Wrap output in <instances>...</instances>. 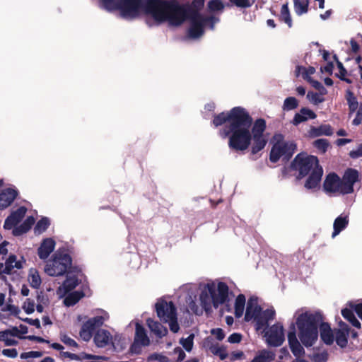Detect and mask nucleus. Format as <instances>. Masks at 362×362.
I'll list each match as a JSON object with an SVG mask.
<instances>
[{"label": "nucleus", "mask_w": 362, "mask_h": 362, "mask_svg": "<svg viewBox=\"0 0 362 362\" xmlns=\"http://www.w3.org/2000/svg\"><path fill=\"white\" fill-rule=\"evenodd\" d=\"M252 118L240 107L226 113L221 112L213 120L215 127L224 124L220 130V136L223 139L229 136L228 146L236 151H244L249 147L252 140Z\"/></svg>", "instance_id": "1"}, {"label": "nucleus", "mask_w": 362, "mask_h": 362, "mask_svg": "<svg viewBox=\"0 0 362 362\" xmlns=\"http://www.w3.org/2000/svg\"><path fill=\"white\" fill-rule=\"evenodd\" d=\"M180 288L190 294L198 289L199 303L206 313L210 312L213 307L217 308L225 303L228 296V286L218 281L202 282L198 287L194 284H187Z\"/></svg>", "instance_id": "2"}, {"label": "nucleus", "mask_w": 362, "mask_h": 362, "mask_svg": "<svg viewBox=\"0 0 362 362\" xmlns=\"http://www.w3.org/2000/svg\"><path fill=\"white\" fill-rule=\"evenodd\" d=\"M146 12L156 22L173 26L181 25L187 18V10L175 0H150Z\"/></svg>", "instance_id": "3"}, {"label": "nucleus", "mask_w": 362, "mask_h": 362, "mask_svg": "<svg viewBox=\"0 0 362 362\" xmlns=\"http://www.w3.org/2000/svg\"><path fill=\"white\" fill-rule=\"evenodd\" d=\"M295 322L291 325L289 332L295 331V325L298 329L299 340L305 347L313 346L318 339L319 325L322 317L319 313L298 310L294 315Z\"/></svg>", "instance_id": "4"}, {"label": "nucleus", "mask_w": 362, "mask_h": 362, "mask_svg": "<svg viewBox=\"0 0 362 362\" xmlns=\"http://www.w3.org/2000/svg\"><path fill=\"white\" fill-rule=\"evenodd\" d=\"M275 317L274 308L267 309L262 311L258 305L257 298L252 297L249 299L245 315V321L253 320L257 330L262 329L269 321L272 320Z\"/></svg>", "instance_id": "5"}, {"label": "nucleus", "mask_w": 362, "mask_h": 362, "mask_svg": "<svg viewBox=\"0 0 362 362\" xmlns=\"http://www.w3.org/2000/svg\"><path fill=\"white\" fill-rule=\"evenodd\" d=\"M103 7L108 10H119L122 18L136 17L141 10V0H102Z\"/></svg>", "instance_id": "6"}, {"label": "nucleus", "mask_w": 362, "mask_h": 362, "mask_svg": "<svg viewBox=\"0 0 362 362\" xmlns=\"http://www.w3.org/2000/svg\"><path fill=\"white\" fill-rule=\"evenodd\" d=\"M273 146L270 152V160L277 162L281 157L288 159L295 152L296 145L293 141H286L281 134H276L272 139Z\"/></svg>", "instance_id": "7"}, {"label": "nucleus", "mask_w": 362, "mask_h": 362, "mask_svg": "<svg viewBox=\"0 0 362 362\" xmlns=\"http://www.w3.org/2000/svg\"><path fill=\"white\" fill-rule=\"evenodd\" d=\"M71 265L70 256L64 252H57L45 267V272L51 276L64 275Z\"/></svg>", "instance_id": "8"}, {"label": "nucleus", "mask_w": 362, "mask_h": 362, "mask_svg": "<svg viewBox=\"0 0 362 362\" xmlns=\"http://www.w3.org/2000/svg\"><path fill=\"white\" fill-rule=\"evenodd\" d=\"M156 310L158 317L163 322L168 323L172 332L176 333L179 331L180 326L177 321L175 308L171 301L167 302L162 299L158 300Z\"/></svg>", "instance_id": "9"}, {"label": "nucleus", "mask_w": 362, "mask_h": 362, "mask_svg": "<svg viewBox=\"0 0 362 362\" xmlns=\"http://www.w3.org/2000/svg\"><path fill=\"white\" fill-rule=\"evenodd\" d=\"M292 168L299 173L298 179L316 171L317 168H322L317 157L305 154H298L292 163Z\"/></svg>", "instance_id": "10"}, {"label": "nucleus", "mask_w": 362, "mask_h": 362, "mask_svg": "<svg viewBox=\"0 0 362 362\" xmlns=\"http://www.w3.org/2000/svg\"><path fill=\"white\" fill-rule=\"evenodd\" d=\"M109 319V315L105 310H99L98 315L87 320L82 326L80 337L84 341H89L92 337L93 332L96 327L103 325Z\"/></svg>", "instance_id": "11"}, {"label": "nucleus", "mask_w": 362, "mask_h": 362, "mask_svg": "<svg viewBox=\"0 0 362 362\" xmlns=\"http://www.w3.org/2000/svg\"><path fill=\"white\" fill-rule=\"evenodd\" d=\"M218 20L214 18H206L202 15L194 13L190 18L191 25L189 29V35L192 38H198L204 33V27L208 21L211 22V28L214 29V24Z\"/></svg>", "instance_id": "12"}, {"label": "nucleus", "mask_w": 362, "mask_h": 362, "mask_svg": "<svg viewBox=\"0 0 362 362\" xmlns=\"http://www.w3.org/2000/svg\"><path fill=\"white\" fill-rule=\"evenodd\" d=\"M265 127V122L263 119H257L253 125L252 129V139L253 141L252 153L253 154L262 150L267 144V139L263 134Z\"/></svg>", "instance_id": "13"}, {"label": "nucleus", "mask_w": 362, "mask_h": 362, "mask_svg": "<svg viewBox=\"0 0 362 362\" xmlns=\"http://www.w3.org/2000/svg\"><path fill=\"white\" fill-rule=\"evenodd\" d=\"M264 337L269 346H281L285 339L283 325L281 323L274 324L265 331Z\"/></svg>", "instance_id": "14"}, {"label": "nucleus", "mask_w": 362, "mask_h": 362, "mask_svg": "<svg viewBox=\"0 0 362 362\" xmlns=\"http://www.w3.org/2000/svg\"><path fill=\"white\" fill-rule=\"evenodd\" d=\"M325 192L328 194H346L347 189L344 187L341 180L334 173L329 174L323 184Z\"/></svg>", "instance_id": "15"}, {"label": "nucleus", "mask_w": 362, "mask_h": 362, "mask_svg": "<svg viewBox=\"0 0 362 362\" xmlns=\"http://www.w3.org/2000/svg\"><path fill=\"white\" fill-rule=\"evenodd\" d=\"M26 264L25 259L21 256L19 259L14 255H11L4 264H0V274H10L14 269H23Z\"/></svg>", "instance_id": "16"}, {"label": "nucleus", "mask_w": 362, "mask_h": 362, "mask_svg": "<svg viewBox=\"0 0 362 362\" xmlns=\"http://www.w3.org/2000/svg\"><path fill=\"white\" fill-rule=\"evenodd\" d=\"M136 332L134 344L132 346L131 350L135 354L140 352L141 346H146L150 343V340L146 333L144 328L138 322L135 323Z\"/></svg>", "instance_id": "17"}, {"label": "nucleus", "mask_w": 362, "mask_h": 362, "mask_svg": "<svg viewBox=\"0 0 362 362\" xmlns=\"http://www.w3.org/2000/svg\"><path fill=\"white\" fill-rule=\"evenodd\" d=\"M288 342L293 354L297 358L293 362H306L303 359L298 358L300 356L305 354V351L299 340L297 338L295 331L288 332Z\"/></svg>", "instance_id": "18"}, {"label": "nucleus", "mask_w": 362, "mask_h": 362, "mask_svg": "<svg viewBox=\"0 0 362 362\" xmlns=\"http://www.w3.org/2000/svg\"><path fill=\"white\" fill-rule=\"evenodd\" d=\"M339 329L334 330V337L337 344L341 348H344L348 344L349 334V326L344 322L339 323Z\"/></svg>", "instance_id": "19"}, {"label": "nucleus", "mask_w": 362, "mask_h": 362, "mask_svg": "<svg viewBox=\"0 0 362 362\" xmlns=\"http://www.w3.org/2000/svg\"><path fill=\"white\" fill-rule=\"evenodd\" d=\"M27 209L24 206L18 208L16 211L11 213V214L6 219L4 227L6 229H11L16 226L25 216Z\"/></svg>", "instance_id": "20"}, {"label": "nucleus", "mask_w": 362, "mask_h": 362, "mask_svg": "<svg viewBox=\"0 0 362 362\" xmlns=\"http://www.w3.org/2000/svg\"><path fill=\"white\" fill-rule=\"evenodd\" d=\"M18 194L14 188H6L0 192V209H4L9 206Z\"/></svg>", "instance_id": "21"}, {"label": "nucleus", "mask_w": 362, "mask_h": 362, "mask_svg": "<svg viewBox=\"0 0 362 362\" xmlns=\"http://www.w3.org/2000/svg\"><path fill=\"white\" fill-rule=\"evenodd\" d=\"M55 241L52 238H45L37 250V255L41 259H46L55 248Z\"/></svg>", "instance_id": "22"}, {"label": "nucleus", "mask_w": 362, "mask_h": 362, "mask_svg": "<svg viewBox=\"0 0 362 362\" xmlns=\"http://www.w3.org/2000/svg\"><path fill=\"white\" fill-rule=\"evenodd\" d=\"M320 337L322 341L327 345H331L334 340V331H333L330 325L327 322H320L319 325Z\"/></svg>", "instance_id": "23"}, {"label": "nucleus", "mask_w": 362, "mask_h": 362, "mask_svg": "<svg viewBox=\"0 0 362 362\" xmlns=\"http://www.w3.org/2000/svg\"><path fill=\"white\" fill-rule=\"evenodd\" d=\"M358 178V173L357 170L354 169H348L346 170L341 181L344 187L349 188L347 189L346 194L351 193L353 192V185L356 182H357Z\"/></svg>", "instance_id": "24"}, {"label": "nucleus", "mask_w": 362, "mask_h": 362, "mask_svg": "<svg viewBox=\"0 0 362 362\" xmlns=\"http://www.w3.org/2000/svg\"><path fill=\"white\" fill-rule=\"evenodd\" d=\"M316 117V114L313 110L306 107H303L294 115L291 123L293 125L297 126L302 122H306L309 119H315Z\"/></svg>", "instance_id": "25"}, {"label": "nucleus", "mask_w": 362, "mask_h": 362, "mask_svg": "<svg viewBox=\"0 0 362 362\" xmlns=\"http://www.w3.org/2000/svg\"><path fill=\"white\" fill-rule=\"evenodd\" d=\"M322 173V168H317L316 171H313L312 173L309 174L310 175L305 183V187L308 189L318 187Z\"/></svg>", "instance_id": "26"}, {"label": "nucleus", "mask_w": 362, "mask_h": 362, "mask_svg": "<svg viewBox=\"0 0 362 362\" xmlns=\"http://www.w3.org/2000/svg\"><path fill=\"white\" fill-rule=\"evenodd\" d=\"M112 339L110 333L105 329L98 330L94 337V341L98 347L106 346L112 342Z\"/></svg>", "instance_id": "27"}, {"label": "nucleus", "mask_w": 362, "mask_h": 362, "mask_svg": "<svg viewBox=\"0 0 362 362\" xmlns=\"http://www.w3.org/2000/svg\"><path fill=\"white\" fill-rule=\"evenodd\" d=\"M333 129L329 124H322L319 127H311L308 134L311 137H318L320 136H332Z\"/></svg>", "instance_id": "28"}, {"label": "nucleus", "mask_w": 362, "mask_h": 362, "mask_svg": "<svg viewBox=\"0 0 362 362\" xmlns=\"http://www.w3.org/2000/svg\"><path fill=\"white\" fill-rule=\"evenodd\" d=\"M78 284V281L75 276H69L64 282L63 285L59 286L57 290V294L60 296L66 294L76 287Z\"/></svg>", "instance_id": "29"}, {"label": "nucleus", "mask_w": 362, "mask_h": 362, "mask_svg": "<svg viewBox=\"0 0 362 362\" xmlns=\"http://www.w3.org/2000/svg\"><path fill=\"white\" fill-rule=\"evenodd\" d=\"M60 357L63 360L69 358L71 361H81L83 359H98L101 358L98 356L88 354L86 353H81L79 355H77L68 351H62L60 353Z\"/></svg>", "instance_id": "30"}, {"label": "nucleus", "mask_w": 362, "mask_h": 362, "mask_svg": "<svg viewBox=\"0 0 362 362\" xmlns=\"http://www.w3.org/2000/svg\"><path fill=\"white\" fill-rule=\"evenodd\" d=\"M146 322L151 332H153L157 337L161 338L165 336L168 333L167 329L158 322L154 321L149 318L147 320Z\"/></svg>", "instance_id": "31"}, {"label": "nucleus", "mask_w": 362, "mask_h": 362, "mask_svg": "<svg viewBox=\"0 0 362 362\" xmlns=\"http://www.w3.org/2000/svg\"><path fill=\"white\" fill-rule=\"evenodd\" d=\"M349 223V218L347 216L340 215L338 216L334 221L333 228L334 231L332 233V237L334 238L337 235L340 233Z\"/></svg>", "instance_id": "32"}, {"label": "nucleus", "mask_w": 362, "mask_h": 362, "mask_svg": "<svg viewBox=\"0 0 362 362\" xmlns=\"http://www.w3.org/2000/svg\"><path fill=\"white\" fill-rule=\"evenodd\" d=\"M28 280L30 283V285L35 288H39L42 283V280L39 274V272L35 268L30 269L28 276Z\"/></svg>", "instance_id": "33"}, {"label": "nucleus", "mask_w": 362, "mask_h": 362, "mask_svg": "<svg viewBox=\"0 0 362 362\" xmlns=\"http://www.w3.org/2000/svg\"><path fill=\"white\" fill-rule=\"evenodd\" d=\"M84 296V293L80 291H76L69 293L64 300L66 306H72Z\"/></svg>", "instance_id": "34"}, {"label": "nucleus", "mask_w": 362, "mask_h": 362, "mask_svg": "<svg viewBox=\"0 0 362 362\" xmlns=\"http://www.w3.org/2000/svg\"><path fill=\"white\" fill-rule=\"evenodd\" d=\"M208 349L211 354L218 356L221 360H224L228 356V353L225 348L217 343L211 344L209 346Z\"/></svg>", "instance_id": "35"}, {"label": "nucleus", "mask_w": 362, "mask_h": 362, "mask_svg": "<svg viewBox=\"0 0 362 362\" xmlns=\"http://www.w3.org/2000/svg\"><path fill=\"white\" fill-rule=\"evenodd\" d=\"M34 223L35 220L32 216L28 217L22 225L13 230V234L15 235H19L22 233H26L30 230Z\"/></svg>", "instance_id": "36"}, {"label": "nucleus", "mask_w": 362, "mask_h": 362, "mask_svg": "<svg viewBox=\"0 0 362 362\" xmlns=\"http://www.w3.org/2000/svg\"><path fill=\"white\" fill-rule=\"evenodd\" d=\"M258 362H272L275 358V354L269 350H262L255 356Z\"/></svg>", "instance_id": "37"}, {"label": "nucleus", "mask_w": 362, "mask_h": 362, "mask_svg": "<svg viewBox=\"0 0 362 362\" xmlns=\"http://www.w3.org/2000/svg\"><path fill=\"white\" fill-rule=\"evenodd\" d=\"M245 297L243 294L238 296L235 303V315L236 317H240L244 312Z\"/></svg>", "instance_id": "38"}, {"label": "nucleus", "mask_w": 362, "mask_h": 362, "mask_svg": "<svg viewBox=\"0 0 362 362\" xmlns=\"http://www.w3.org/2000/svg\"><path fill=\"white\" fill-rule=\"evenodd\" d=\"M294 9L298 16L308 12V8L309 4L308 0H293Z\"/></svg>", "instance_id": "39"}, {"label": "nucleus", "mask_w": 362, "mask_h": 362, "mask_svg": "<svg viewBox=\"0 0 362 362\" xmlns=\"http://www.w3.org/2000/svg\"><path fill=\"white\" fill-rule=\"evenodd\" d=\"M342 316L349 320L353 326L357 328L361 327L360 322L354 316L353 311L348 308H344L341 310Z\"/></svg>", "instance_id": "40"}, {"label": "nucleus", "mask_w": 362, "mask_h": 362, "mask_svg": "<svg viewBox=\"0 0 362 362\" xmlns=\"http://www.w3.org/2000/svg\"><path fill=\"white\" fill-rule=\"evenodd\" d=\"M0 341H4L6 346H15L18 343L6 330L0 331Z\"/></svg>", "instance_id": "41"}, {"label": "nucleus", "mask_w": 362, "mask_h": 362, "mask_svg": "<svg viewBox=\"0 0 362 362\" xmlns=\"http://www.w3.org/2000/svg\"><path fill=\"white\" fill-rule=\"evenodd\" d=\"M296 72L297 76L302 75L303 78L308 81V78H312L310 76L315 72V69L314 67L312 66H310L308 68L297 66Z\"/></svg>", "instance_id": "42"}, {"label": "nucleus", "mask_w": 362, "mask_h": 362, "mask_svg": "<svg viewBox=\"0 0 362 362\" xmlns=\"http://www.w3.org/2000/svg\"><path fill=\"white\" fill-rule=\"evenodd\" d=\"M346 100L349 105L350 113L355 112L358 107V103L356 98L351 91L346 93Z\"/></svg>", "instance_id": "43"}, {"label": "nucleus", "mask_w": 362, "mask_h": 362, "mask_svg": "<svg viewBox=\"0 0 362 362\" xmlns=\"http://www.w3.org/2000/svg\"><path fill=\"white\" fill-rule=\"evenodd\" d=\"M281 19L284 21L289 28L292 26V20L289 13L288 4H283L281 9Z\"/></svg>", "instance_id": "44"}, {"label": "nucleus", "mask_w": 362, "mask_h": 362, "mask_svg": "<svg viewBox=\"0 0 362 362\" xmlns=\"http://www.w3.org/2000/svg\"><path fill=\"white\" fill-rule=\"evenodd\" d=\"M298 105V100L294 97H288L284 102L283 109L289 111L296 108Z\"/></svg>", "instance_id": "45"}, {"label": "nucleus", "mask_w": 362, "mask_h": 362, "mask_svg": "<svg viewBox=\"0 0 362 362\" xmlns=\"http://www.w3.org/2000/svg\"><path fill=\"white\" fill-rule=\"evenodd\" d=\"M194 334H189L187 338H182L180 341V344L187 351H191L193 348Z\"/></svg>", "instance_id": "46"}, {"label": "nucleus", "mask_w": 362, "mask_h": 362, "mask_svg": "<svg viewBox=\"0 0 362 362\" xmlns=\"http://www.w3.org/2000/svg\"><path fill=\"white\" fill-rule=\"evenodd\" d=\"M313 146L319 151L324 153L327 151V148L329 147V142L325 139H319L313 142Z\"/></svg>", "instance_id": "47"}, {"label": "nucleus", "mask_w": 362, "mask_h": 362, "mask_svg": "<svg viewBox=\"0 0 362 362\" xmlns=\"http://www.w3.org/2000/svg\"><path fill=\"white\" fill-rule=\"evenodd\" d=\"M49 225V221L47 218H43L41 220H40L35 227V231L37 233H42L48 228Z\"/></svg>", "instance_id": "48"}, {"label": "nucleus", "mask_w": 362, "mask_h": 362, "mask_svg": "<svg viewBox=\"0 0 362 362\" xmlns=\"http://www.w3.org/2000/svg\"><path fill=\"white\" fill-rule=\"evenodd\" d=\"M169 362L168 358L162 354H158V353H153L151 355H149L147 358V362Z\"/></svg>", "instance_id": "49"}, {"label": "nucleus", "mask_w": 362, "mask_h": 362, "mask_svg": "<svg viewBox=\"0 0 362 362\" xmlns=\"http://www.w3.org/2000/svg\"><path fill=\"white\" fill-rule=\"evenodd\" d=\"M59 339L64 344L69 347H78V344L76 341L65 333H60Z\"/></svg>", "instance_id": "50"}, {"label": "nucleus", "mask_w": 362, "mask_h": 362, "mask_svg": "<svg viewBox=\"0 0 362 362\" xmlns=\"http://www.w3.org/2000/svg\"><path fill=\"white\" fill-rule=\"evenodd\" d=\"M321 95L322 94H318L317 93L308 92L307 94V98L314 105H317L325 100L324 98Z\"/></svg>", "instance_id": "51"}, {"label": "nucleus", "mask_w": 362, "mask_h": 362, "mask_svg": "<svg viewBox=\"0 0 362 362\" xmlns=\"http://www.w3.org/2000/svg\"><path fill=\"white\" fill-rule=\"evenodd\" d=\"M209 8L212 11H222L224 5L220 0H211L208 3Z\"/></svg>", "instance_id": "52"}, {"label": "nucleus", "mask_w": 362, "mask_h": 362, "mask_svg": "<svg viewBox=\"0 0 362 362\" xmlns=\"http://www.w3.org/2000/svg\"><path fill=\"white\" fill-rule=\"evenodd\" d=\"M35 304L33 300L30 298L26 299L24 302L23 308L27 314L33 313L35 311Z\"/></svg>", "instance_id": "53"}, {"label": "nucleus", "mask_w": 362, "mask_h": 362, "mask_svg": "<svg viewBox=\"0 0 362 362\" xmlns=\"http://www.w3.org/2000/svg\"><path fill=\"white\" fill-rule=\"evenodd\" d=\"M42 352L37 351H31L29 352H23L21 354V358L27 359L28 358H39L42 356Z\"/></svg>", "instance_id": "54"}, {"label": "nucleus", "mask_w": 362, "mask_h": 362, "mask_svg": "<svg viewBox=\"0 0 362 362\" xmlns=\"http://www.w3.org/2000/svg\"><path fill=\"white\" fill-rule=\"evenodd\" d=\"M308 82L311 83V85L317 90H318L320 94H326L327 90L325 87L317 81H315L313 78H308Z\"/></svg>", "instance_id": "55"}, {"label": "nucleus", "mask_w": 362, "mask_h": 362, "mask_svg": "<svg viewBox=\"0 0 362 362\" xmlns=\"http://www.w3.org/2000/svg\"><path fill=\"white\" fill-rule=\"evenodd\" d=\"M230 2L240 8H248L251 6L250 0H230Z\"/></svg>", "instance_id": "56"}, {"label": "nucleus", "mask_w": 362, "mask_h": 362, "mask_svg": "<svg viewBox=\"0 0 362 362\" xmlns=\"http://www.w3.org/2000/svg\"><path fill=\"white\" fill-rule=\"evenodd\" d=\"M1 354L3 356L8 357V358H14L17 357V356H18V351L16 349H3L1 351Z\"/></svg>", "instance_id": "57"}, {"label": "nucleus", "mask_w": 362, "mask_h": 362, "mask_svg": "<svg viewBox=\"0 0 362 362\" xmlns=\"http://www.w3.org/2000/svg\"><path fill=\"white\" fill-rule=\"evenodd\" d=\"M327 360V354L326 352L315 354L313 356V362H326Z\"/></svg>", "instance_id": "58"}, {"label": "nucleus", "mask_w": 362, "mask_h": 362, "mask_svg": "<svg viewBox=\"0 0 362 362\" xmlns=\"http://www.w3.org/2000/svg\"><path fill=\"white\" fill-rule=\"evenodd\" d=\"M189 308L196 315H201L202 313V310L199 308V306L196 304V303L193 300H191L189 302Z\"/></svg>", "instance_id": "59"}, {"label": "nucleus", "mask_w": 362, "mask_h": 362, "mask_svg": "<svg viewBox=\"0 0 362 362\" xmlns=\"http://www.w3.org/2000/svg\"><path fill=\"white\" fill-rule=\"evenodd\" d=\"M6 330L8 332V334H11V336L14 339H15V337H18L20 339L23 338L21 335L20 329L16 327H14L11 329H6Z\"/></svg>", "instance_id": "60"}, {"label": "nucleus", "mask_w": 362, "mask_h": 362, "mask_svg": "<svg viewBox=\"0 0 362 362\" xmlns=\"http://www.w3.org/2000/svg\"><path fill=\"white\" fill-rule=\"evenodd\" d=\"M174 354L177 355V362H182L185 358L186 355L180 347H177L174 349Z\"/></svg>", "instance_id": "61"}, {"label": "nucleus", "mask_w": 362, "mask_h": 362, "mask_svg": "<svg viewBox=\"0 0 362 362\" xmlns=\"http://www.w3.org/2000/svg\"><path fill=\"white\" fill-rule=\"evenodd\" d=\"M349 155L353 158L362 156V144H360L356 150L350 151Z\"/></svg>", "instance_id": "62"}, {"label": "nucleus", "mask_w": 362, "mask_h": 362, "mask_svg": "<svg viewBox=\"0 0 362 362\" xmlns=\"http://www.w3.org/2000/svg\"><path fill=\"white\" fill-rule=\"evenodd\" d=\"M211 334L214 335L218 340H222L225 337L223 329L220 328L212 329Z\"/></svg>", "instance_id": "63"}, {"label": "nucleus", "mask_w": 362, "mask_h": 362, "mask_svg": "<svg viewBox=\"0 0 362 362\" xmlns=\"http://www.w3.org/2000/svg\"><path fill=\"white\" fill-rule=\"evenodd\" d=\"M242 336L238 333H233L230 335L228 339V341L230 343H239L241 341Z\"/></svg>", "instance_id": "64"}]
</instances>
